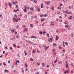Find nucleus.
<instances>
[{
	"mask_svg": "<svg viewBox=\"0 0 74 74\" xmlns=\"http://www.w3.org/2000/svg\"><path fill=\"white\" fill-rule=\"evenodd\" d=\"M70 72V71L69 70H67L66 71H65L64 72V74H66V73H69Z\"/></svg>",
	"mask_w": 74,
	"mask_h": 74,
	"instance_id": "obj_1",
	"label": "nucleus"
},
{
	"mask_svg": "<svg viewBox=\"0 0 74 74\" xmlns=\"http://www.w3.org/2000/svg\"><path fill=\"white\" fill-rule=\"evenodd\" d=\"M52 51L53 53H54V55H56V52H55L56 51V49H53L52 50Z\"/></svg>",
	"mask_w": 74,
	"mask_h": 74,
	"instance_id": "obj_2",
	"label": "nucleus"
},
{
	"mask_svg": "<svg viewBox=\"0 0 74 74\" xmlns=\"http://www.w3.org/2000/svg\"><path fill=\"white\" fill-rule=\"evenodd\" d=\"M69 66H68V63H67V62H66V64H65V67L66 68H68Z\"/></svg>",
	"mask_w": 74,
	"mask_h": 74,
	"instance_id": "obj_3",
	"label": "nucleus"
},
{
	"mask_svg": "<svg viewBox=\"0 0 74 74\" xmlns=\"http://www.w3.org/2000/svg\"><path fill=\"white\" fill-rule=\"evenodd\" d=\"M18 11H19V9H18L16 10L14 9L13 10V12H18Z\"/></svg>",
	"mask_w": 74,
	"mask_h": 74,
	"instance_id": "obj_4",
	"label": "nucleus"
},
{
	"mask_svg": "<svg viewBox=\"0 0 74 74\" xmlns=\"http://www.w3.org/2000/svg\"><path fill=\"white\" fill-rule=\"evenodd\" d=\"M12 4L13 5H14V4H15V5H16V4H17V2H16V1H15L14 2H13L12 3Z\"/></svg>",
	"mask_w": 74,
	"mask_h": 74,
	"instance_id": "obj_5",
	"label": "nucleus"
},
{
	"mask_svg": "<svg viewBox=\"0 0 74 74\" xmlns=\"http://www.w3.org/2000/svg\"><path fill=\"white\" fill-rule=\"evenodd\" d=\"M48 41L50 42H51L52 41V38H50L49 39Z\"/></svg>",
	"mask_w": 74,
	"mask_h": 74,
	"instance_id": "obj_6",
	"label": "nucleus"
},
{
	"mask_svg": "<svg viewBox=\"0 0 74 74\" xmlns=\"http://www.w3.org/2000/svg\"><path fill=\"white\" fill-rule=\"evenodd\" d=\"M45 4H47V5H48V4H50V1H48V2H45Z\"/></svg>",
	"mask_w": 74,
	"mask_h": 74,
	"instance_id": "obj_7",
	"label": "nucleus"
},
{
	"mask_svg": "<svg viewBox=\"0 0 74 74\" xmlns=\"http://www.w3.org/2000/svg\"><path fill=\"white\" fill-rule=\"evenodd\" d=\"M27 42L29 43H31V44H33V42H32V41H30V40H27Z\"/></svg>",
	"mask_w": 74,
	"mask_h": 74,
	"instance_id": "obj_8",
	"label": "nucleus"
},
{
	"mask_svg": "<svg viewBox=\"0 0 74 74\" xmlns=\"http://www.w3.org/2000/svg\"><path fill=\"white\" fill-rule=\"evenodd\" d=\"M64 13L66 14H69V12L67 11H65Z\"/></svg>",
	"mask_w": 74,
	"mask_h": 74,
	"instance_id": "obj_9",
	"label": "nucleus"
},
{
	"mask_svg": "<svg viewBox=\"0 0 74 74\" xmlns=\"http://www.w3.org/2000/svg\"><path fill=\"white\" fill-rule=\"evenodd\" d=\"M49 48V46L45 47V50H47Z\"/></svg>",
	"mask_w": 74,
	"mask_h": 74,
	"instance_id": "obj_10",
	"label": "nucleus"
},
{
	"mask_svg": "<svg viewBox=\"0 0 74 74\" xmlns=\"http://www.w3.org/2000/svg\"><path fill=\"white\" fill-rule=\"evenodd\" d=\"M14 16L15 18H17V16H16V14H14Z\"/></svg>",
	"mask_w": 74,
	"mask_h": 74,
	"instance_id": "obj_11",
	"label": "nucleus"
},
{
	"mask_svg": "<svg viewBox=\"0 0 74 74\" xmlns=\"http://www.w3.org/2000/svg\"><path fill=\"white\" fill-rule=\"evenodd\" d=\"M43 6H44V4H43V3L41 5V6H40V7H41V8H43Z\"/></svg>",
	"mask_w": 74,
	"mask_h": 74,
	"instance_id": "obj_12",
	"label": "nucleus"
},
{
	"mask_svg": "<svg viewBox=\"0 0 74 74\" xmlns=\"http://www.w3.org/2000/svg\"><path fill=\"white\" fill-rule=\"evenodd\" d=\"M40 9L39 8H38L36 9V11H37L38 12H40Z\"/></svg>",
	"mask_w": 74,
	"mask_h": 74,
	"instance_id": "obj_13",
	"label": "nucleus"
},
{
	"mask_svg": "<svg viewBox=\"0 0 74 74\" xmlns=\"http://www.w3.org/2000/svg\"><path fill=\"white\" fill-rule=\"evenodd\" d=\"M58 38H59V36H56V40H58Z\"/></svg>",
	"mask_w": 74,
	"mask_h": 74,
	"instance_id": "obj_14",
	"label": "nucleus"
},
{
	"mask_svg": "<svg viewBox=\"0 0 74 74\" xmlns=\"http://www.w3.org/2000/svg\"><path fill=\"white\" fill-rule=\"evenodd\" d=\"M11 32L12 33H14V32H15V29H13L12 30Z\"/></svg>",
	"mask_w": 74,
	"mask_h": 74,
	"instance_id": "obj_15",
	"label": "nucleus"
},
{
	"mask_svg": "<svg viewBox=\"0 0 74 74\" xmlns=\"http://www.w3.org/2000/svg\"><path fill=\"white\" fill-rule=\"evenodd\" d=\"M45 18H42L41 19V22H42V21H45Z\"/></svg>",
	"mask_w": 74,
	"mask_h": 74,
	"instance_id": "obj_16",
	"label": "nucleus"
},
{
	"mask_svg": "<svg viewBox=\"0 0 74 74\" xmlns=\"http://www.w3.org/2000/svg\"><path fill=\"white\" fill-rule=\"evenodd\" d=\"M24 53H25V56H27V53L26 52V51L25 50L24 51Z\"/></svg>",
	"mask_w": 74,
	"mask_h": 74,
	"instance_id": "obj_17",
	"label": "nucleus"
},
{
	"mask_svg": "<svg viewBox=\"0 0 74 74\" xmlns=\"http://www.w3.org/2000/svg\"><path fill=\"white\" fill-rule=\"evenodd\" d=\"M65 27L66 28H68V27H69V25H65Z\"/></svg>",
	"mask_w": 74,
	"mask_h": 74,
	"instance_id": "obj_18",
	"label": "nucleus"
},
{
	"mask_svg": "<svg viewBox=\"0 0 74 74\" xmlns=\"http://www.w3.org/2000/svg\"><path fill=\"white\" fill-rule=\"evenodd\" d=\"M57 8L58 10H60V9H61V7L60 6H59L58 7H57Z\"/></svg>",
	"mask_w": 74,
	"mask_h": 74,
	"instance_id": "obj_19",
	"label": "nucleus"
},
{
	"mask_svg": "<svg viewBox=\"0 0 74 74\" xmlns=\"http://www.w3.org/2000/svg\"><path fill=\"white\" fill-rule=\"evenodd\" d=\"M23 11L24 12H26L27 11V10H26V9H24Z\"/></svg>",
	"mask_w": 74,
	"mask_h": 74,
	"instance_id": "obj_20",
	"label": "nucleus"
},
{
	"mask_svg": "<svg viewBox=\"0 0 74 74\" xmlns=\"http://www.w3.org/2000/svg\"><path fill=\"white\" fill-rule=\"evenodd\" d=\"M27 30H28L27 28H26L24 29V31L25 32H27Z\"/></svg>",
	"mask_w": 74,
	"mask_h": 74,
	"instance_id": "obj_21",
	"label": "nucleus"
},
{
	"mask_svg": "<svg viewBox=\"0 0 74 74\" xmlns=\"http://www.w3.org/2000/svg\"><path fill=\"white\" fill-rule=\"evenodd\" d=\"M15 18H14L13 19V21H14V22H16V19H15Z\"/></svg>",
	"mask_w": 74,
	"mask_h": 74,
	"instance_id": "obj_22",
	"label": "nucleus"
},
{
	"mask_svg": "<svg viewBox=\"0 0 74 74\" xmlns=\"http://www.w3.org/2000/svg\"><path fill=\"white\" fill-rule=\"evenodd\" d=\"M64 42H65L64 41H63V45L64 47H65V45H64Z\"/></svg>",
	"mask_w": 74,
	"mask_h": 74,
	"instance_id": "obj_23",
	"label": "nucleus"
},
{
	"mask_svg": "<svg viewBox=\"0 0 74 74\" xmlns=\"http://www.w3.org/2000/svg\"><path fill=\"white\" fill-rule=\"evenodd\" d=\"M36 50H33L32 52L33 53H36Z\"/></svg>",
	"mask_w": 74,
	"mask_h": 74,
	"instance_id": "obj_24",
	"label": "nucleus"
},
{
	"mask_svg": "<svg viewBox=\"0 0 74 74\" xmlns=\"http://www.w3.org/2000/svg\"><path fill=\"white\" fill-rule=\"evenodd\" d=\"M71 18H72V17L71 16H70L69 17L68 19H71Z\"/></svg>",
	"mask_w": 74,
	"mask_h": 74,
	"instance_id": "obj_25",
	"label": "nucleus"
},
{
	"mask_svg": "<svg viewBox=\"0 0 74 74\" xmlns=\"http://www.w3.org/2000/svg\"><path fill=\"white\" fill-rule=\"evenodd\" d=\"M58 62V59H56V60L55 61H54V63H56V62Z\"/></svg>",
	"mask_w": 74,
	"mask_h": 74,
	"instance_id": "obj_26",
	"label": "nucleus"
},
{
	"mask_svg": "<svg viewBox=\"0 0 74 74\" xmlns=\"http://www.w3.org/2000/svg\"><path fill=\"white\" fill-rule=\"evenodd\" d=\"M53 66V67H55V65H54V64H53V61H52L51 62Z\"/></svg>",
	"mask_w": 74,
	"mask_h": 74,
	"instance_id": "obj_27",
	"label": "nucleus"
},
{
	"mask_svg": "<svg viewBox=\"0 0 74 74\" xmlns=\"http://www.w3.org/2000/svg\"><path fill=\"white\" fill-rule=\"evenodd\" d=\"M43 16L45 17H46V16H48V15H47V14H45Z\"/></svg>",
	"mask_w": 74,
	"mask_h": 74,
	"instance_id": "obj_28",
	"label": "nucleus"
},
{
	"mask_svg": "<svg viewBox=\"0 0 74 74\" xmlns=\"http://www.w3.org/2000/svg\"><path fill=\"white\" fill-rule=\"evenodd\" d=\"M51 25H52L53 26L54 25V23H53V22H51Z\"/></svg>",
	"mask_w": 74,
	"mask_h": 74,
	"instance_id": "obj_29",
	"label": "nucleus"
},
{
	"mask_svg": "<svg viewBox=\"0 0 74 74\" xmlns=\"http://www.w3.org/2000/svg\"><path fill=\"white\" fill-rule=\"evenodd\" d=\"M31 38H36V37L35 36H32L31 37Z\"/></svg>",
	"mask_w": 74,
	"mask_h": 74,
	"instance_id": "obj_30",
	"label": "nucleus"
},
{
	"mask_svg": "<svg viewBox=\"0 0 74 74\" xmlns=\"http://www.w3.org/2000/svg\"><path fill=\"white\" fill-rule=\"evenodd\" d=\"M33 25L31 24L30 25V27H33Z\"/></svg>",
	"mask_w": 74,
	"mask_h": 74,
	"instance_id": "obj_31",
	"label": "nucleus"
},
{
	"mask_svg": "<svg viewBox=\"0 0 74 74\" xmlns=\"http://www.w3.org/2000/svg\"><path fill=\"white\" fill-rule=\"evenodd\" d=\"M9 6H10V7H11V6H12L11 3H9Z\"/></svg>",
	"mask_w": 74,
	"mask_h": 74,
	"instance_id": "obj_32",
	"label": "nucleus"
},
{
	"mask_svg": "<svg viewBox=\"0 0 74 74\" xmlns=\"http://www.w3.org/2000/svg\"><path fill=\"white\" fill-rule=\"evenodd\" d=\"M53 46H54V47H56V43H53Z\"/></svg>",
	"mask_w": 74,
	"mask_h": 74,
	"instance_id": "obj_33",
	"label": "nucleus"
},
{
	"mask_svg": "<svg viewBox=\"0 0 74 74\" xmlns=\"http://www.w3.org/2000/svg\"><path fill=\"white\" fill-rule=\"evenodd\" d=\"M33 17L34 18H37V16H33Z\"/></svg>",
	"mask_w": 74,
	"mask_h": 74,
	"instance_id": "obj_34",
	"label": "nucleus"
},
{
	"mask_svg": "<svg viewBox=\"0 0 74 74\" xmlns=\"http://www.w3.org/2000/svg\"><path fill=\"white\" fill-rule=\"evenodd\" d=\"M51 10H54V7H53V6L52 7Z\"/></svg>",
	"mask_w": 74,
	"mask_h": 74,
	"instance_id": "obj_35",
	"label": "nucleus"
},
{
	"mask_svg": "<svg viewBox=\"0 0 74 74\" xmlns=\"http://www.w3.org/2000/svg\"><path fill=\"white\" fill-rule=\"evenodd\" d=\"M19 25H17L16 26V27L17 29H18L19 28Z\"/></svg>",
	"mask_w": 74,
	"mask_h": 74,
	"instance_id": "obj_36",
	"label": "nucleus"
},
{
	"mask_svg": "<svg viewBox=\"0 0 74 74\" xmlns=\"http://www.w3.org/2000/svg\"><path fill=\"white\" fill-rule=\"evenodd\" d=\"M37 52L38 53H40V52L38 50H37Z\"/></svg>",
	"mask_w": 74,
	"mask_h": 74,
	"instance_id": "obj_37",
	"label": "nucleus"
},
{
	"mask_svg": "<svg viewBox=\"0 0 74 74\" xmlns=\"http://www.w3.org/2000/svg\"><path fill=\"white\" fill-rule=\"evenodd\" d=\"M62 51L63 52H65V49H63L62 50Z\"/></svg>",
	"mask_w": 74,
	"mask_h": 74,
	"instance_id": "obj_38",
	"label": "nucleus"
},
{
	"mask_svg": "<svg viewBox=\"0 0 74 74\" xmlns=\"http://www.w3.org/2000/svg\"><path fill=\"white\" fill-rule=\"evenodd\" d=\"M65 44H66V45H69V44L68 43L66 42H65Z\"/></svg>",
	"mask_w": 74,
	"mask_h": 74,
	"instance_id": "obj_39",
	"label": "nucleus"
},
{
	"mask_svg": "<svg viewBox=\"0 0 74 74\" xmlns=\"http://www.w3.org/2000/svg\"><path fill=\"white\" fill-rule=\"evenodd\" d=\"M34 3H37V1L36 0H34Z\"/></svg>",
	"mask_w": 74,
	"mask_h": 74,
	"instance_id": "obj_40",
	"label": "nucleus"
},
{
	"mask_svg": "<svg viewBox=\"0 0 74 74\" xmlns=\"http://www.w3.org/2000/svg\"><path fill=\"white\" fill-rule=\"evenodd\" d=\"M13 46L14 47H16V45H15V44H13Z\"/></svg>",
	"mask_w": 74,
	"mask_h": 74,
	"instance_id": "obj_41",
	"label": "nucleus"
},
{
	"mask_svg": "<svg viewBox=\"0 0 74 74\" xmlns=\"http://www.w3.org/2000/svg\"><path fill=\"white\" fill-rule=\"evenodd\" d=\"M47 36L48 37H49V34L48 33L47 34Z\"/></svg>",
	"mask_w": 74,
	"mask_h": 74,
	"instance_id": "obj_42",
	"label": "nucleus"
},
{
	"mask_svg": "<svg viewBox=\"0 0 74 74\" xmlns=\"http://www.w3.org/2000/svg\"><path fill=\"white\" fill-rule=\"evenodd\" d=\"M56 33H58V32H59V30H58V29H56Z\"/></svg>",
	"mask_w": 74,
	"mask_h": 74,
	"instance_id": "obj_43",
	"label": "nucleus"
},
{
	"mask_svg": "<svg viewBox=\"0 0 74 74\" xmlns=\"http://www.w3.org/2000/svg\"><path fill=\"white\" fill-rule=\"evenodd\" d=\"M42 65L43 66H45V64L44 63H42Z\"/></svg>",
	"mask_w": 74,
	"mask_h": 74,
	"instance_id": "obj_44",
	"label": "nucleus"
},
{
	"mask_svg": "<svg viewBox=\"0 0 74 74\" xmlns=\"http://www.w3.org/2000/svg\"><path fill=\"white\" fill-rule=\"evenodd\" d=\"M40 33V34H42V32L41 31H40L39 32Z\"/></svg>",
	"mask_w": 74,
	"mask_h": 74,
	"instance_id": "obj_45",
	"label": "nucleus"
},
{
	"mask_svg": "<svg viewBox=\"0 0 74 74\" xmlns=\"http://www.w3.org/2000/svg\"><path fill=\"white\" fill-rule=\"evenodd\" d=\"M6 71H7V72H8V71L6 69L5 70V72H6Z\"/></svg>",
	"mask_w": 74,
	"mask_h": 74,
	"instance_id": "obj_46",
	"label": "nucleus"
},
{
	"mask_svg": "<svg viewBox=\"0 0 74 74\" xmlns=\"http://www.w3.org/2000/svg\"><path fill=\"white\" fill-rule=\"evenodd\" d=\"M30 10H33L34 8H30Z\"/></svg>",
	"mask_w": 74,
	"mask_h": 74,
	"instance_id": "obj_47",
	"label": "nucleus"
},
{
	"mask_svg": "<svg viewBox=\"0 0 74 74\" xmlns=\"http://www.w3.org/2000/svg\"><path fill=\"white\" fill-rule=\"evenodd\" d=\"M43 33L44 34H45L46 33V32H43Z\"/></svg>",
	"mask_w": 74,
	"mask_h": 74,
	"instance_id": "obj_48",
	"label": "nucleus"
},
{
	"mask_svg": "<svg viewBox=\"0 0 74 74\" xmlns=\"http://www.w3.org/2000/svg\"><path fill=\"white\" fill-rule=\"evenodd\" d=\"M30 60H31L32 62H33V60L32 58H30Z\"/></svg>",
	"mask_w": 74,
	"mask_h": 74,
	"instance_id": "obj_49",
	"label": "nucleus"
},
{
	"mask_svg": "<svg viewBox=\"0 0 74 74\" xmlns=\"http://www.w3.org/2000/svg\"><path fill=\"white\" fill-rule=\"evenodd\" d=\"M73 63L72 62H71V66H73Z\"/></svg>",
	"mask_w": 74,
	"mask_h": 74,
	"instance_id": "obj_50",
	"label": "nucleus"
},
{
	"mask_svg": "<svg viewBox=\"0 0 74 74\" xmlns=\"http://www.w3.org/2000/svg\"><path fill=\"white\" fill-rule=\"evenodd\" d=\"M27 8V5H25L24 6V8H25V9H26Z\"/></svg>",
	"mask_w": 74,
	"mask_h": 74,
	"instance_id": "obj_51",
	"label": "nucleus"
},
{
	"mask_svg": "<svg viewBox=\"0 0 74 74\" xmlns=\"http://www.w3.org/2000/svg\"><path fill=\"white\" fill-rule=\"evenodd\" d=\"M18 22V18H17L16 20V22Z\"/></svg>",
	"mask_w": 74,
	"mask_h": 74,
	"instance_id": "obj_52",
	"label": "nucleus"
},
{
	"mask_svg": "<svg viewBox=\"0 0 74 74\" xmlns=\"http://www.w3.org/2000/svg\"><path fill=\"white\" fill-rule=\"evenodd\" d=\"M64 31H65V29H62V31L63 32H64Z\"/></svg>",
	"mask_w": 74,
	"mask_h": 74,
	"instance_id": "obj_53",
	"label": "nucleus"
},
{
	"mask_svg": "<svg viewBox=\"0 0 74 74\" xmlns=\"http://www.w3.org/2000/svg\"><path fill=\"white\" fill-rule=\"evenodd\" d=\"M60 12H58L57 14H60Z\"/></svg>",
	"mask_w": 74,
	"mask_h": 74,
	"instance_id": "obj_54",
	"label": "nucleus"
},
{
	"mask_svg": "<svg viewBox=\"0 0 74 74\" xmlns=\"http://www.w3.org/2000/svg\"><path fill=\"white\" fill-rule=\"evenodd\" d=\"M59 22H62V19H60V20H59Z\"/></svg>",
	"mask_w": 74,
	"mask_h": 74,
	"instance_id": "obj_55",
	"label": "nucleus"
},
{
	"mask_svg": "<svg viewBox=\"0 0 74 74\" xmlns=\"http://www.w3.org/2000/svg\"><path fill=\"white\" fill-rule=\"evenodd\" d=\"M3 65L6 66V64H5V62H3Z\"/></svg>",
	"mask_w": 74,
	"mask_h": 74,
	"instance_id": "obj_56",
	"label": "nucleus"
},
{
	"mask_svg": "<svg viewBox=\"0 0 74 74\" xmlns=\"http://www.w3.org/2000/svg\"><path fill=\"white\" fill-rule=\"evenodd\" d=\"M71 37H73V34H71Z\"/></svg>",
	"mask_w": 74,
	"mask_h": 74,
	"instance_id": "obj_57",
	"label": "nucleus"
},
{
	"mask_svg": "<svg viewBox=\"0 0 74 74\" xmlns=\"http://www.w3.org/2000/svg\"><path fill=\"white\" fill-rule=\"evenodd\" d=\"M16 38H18V35H17L16 36Z\"/></svg>",
	"mask_w": 74,
	"mask_h": 74,
	"instance_id": "obj_58",
	"label": "nucleus"
},
{
	"mask_svg": "<svg viewBox=\"0 0 74 74\" xmlns=\"http://www.w3.org/2000/svg\"><path fill=\"white\" fill-rule=\"evenodd\" d=\"M7 55H8L7 54H6L5 55V57H6L7 56Z\"/></svg>",
	"mask_w": 74,
	"mask_h": 74,
	"instance_id": "obj_59",
	"label": "nucleus"
},
{
	"mask_svg": "<svg viewBox=\"0 0 74 74\" xmlns=\"http://www.w3.org/2000/svg\"><path fill=\"white\" fill-rule=\"evenodd\" d=\"M37 64L38 65V66H40V63H39L38 62H37Z\"/></svg>",
	"mask_w": 74,
	"mask_h": 74,
	"instance_id": "obj_60",
	"label": "nucleus"
},
{
	"mask_svg": "<svg viewBox=\"0 0 74 74\" xmlns=\"http://www.w3.org/2000/svg\"><path fill=\"white\" fill-rule=\"evenodd\" d=\"M10 49H12V47H10Z\"/></svg>",
	"mask_w": 74,
	"mask_h": 74,
	"instance_id": "obj_61",
	"label": "nucleus"
},
{
	"mask_svg": "<svg viewBox=\"0 0 74 74\" xmlns=\"http://www.w3.org/2000/svg\"><path fill=\"white\" fill-rule=\"evenodd\" d=\"M58 21H59V19H56V22H58Z\"/></svg>",
	"mask_w": 74,
	"mask_h": 74,
	"instance_id": "obj_62",
	"label": "nucleus"
},
{
	"mask_svg": "<svg viewBox=\"0 0 74 74\" xmlns=\"http://www.w3.org/2000/svg\"><path fill=\"white\" fill-rule=\"evenodd\" d=\"M25 65L26 67H27V64H25Z\"/></svg>",
	"mask_w": 74,
	"mask_h": 74,
	"instance_id": "obj_63",
	"label": "nucleus"
},
{
	"mask_svg": "<svg viewBox=\"0 0 74 74\" xmlns=\"http://www.w3.org/2000/svg\"><path fill=\"white\" fill-rule=\"evenodd\" d=\"M69 9H70V8H71V6H69Z\"/></svg>",
	"mask_w": 74,
	"mask_h": 74,
	"instance_id": "obj_64",
	"label": "nucleus"
}]
</instances>
